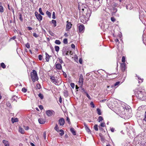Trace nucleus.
Returning <instances> with one entry per match:
<instances>
[{"mask_svg":"<svg viewBox=\"0 0 146 146\" xmlns=\"http://www.w3.org/2000/svg\"><path fill=\"white\" fill-rule=\"evenodd\" d=\"M136 97L139 99L142 100L146 99V93L144 90L139 89L135 91Z\"/></svg>","mask_w":146,"mask_h":146,"instance_id":"1","label":"nucleus"},{"mask_svg":"<svg viewBox=\"0 0 146 146\" xmlns=\"http://www.w3.org/2000/svg\"><path fill=\"white\" fill-rule=\"evenodd\" d=\"M31 76L33 82H35L36 80H38V78L36 71L34 70L31 73Z\"/></svg>","mask_w":146,"mask_h":146,"instance_id":"2","label":"nucleus"},{"mask_svg":"<svg viewBox=\"0 0 146 146\" xmlns=\"http://www.w3.org/2000/svg\"><path fill=\"white\" fill-rule=\"evenodd\" d=\"M80 19L81 22L84 24L86 23L89 20L88 18L86 17V16L85 17L84 15H82L80 16Z\"/></svg>","mask_w":146,"mask_h":146,"instance_id":"3","label":"nucleus"},{"mask_svg":"<svg viewBox=\"0 0 146 146\" xmlns=\"http://www.w3.org/2000/svg\"><path fill=\"white\" fill-rule=\"evenodd\" d=\"M78 9L80 12V15L81 14V13H82V15L84 14L83 12H86V11L88 9L85 8L84 6H79L78 7Z\"/></svg>","mask_w":146,"mask_h":146,"instance_id":"4","label":"nucleus"},{"mask_svg":"<svg viewBox=\"0 0 146 146\" xmlns=\"http://www.w3.org/2000/svg\"><path fill=\"white\" fill-rule=\"evenodd\" d=\"M35 15L38 20L39 21H41L42 19V17L41 15L38 14L37 12L35 11Z\"/></svg>","mask_w":146,"mask_h":146,"instance_id":"5","label":"nucleus"},{"mask_svg":"<svg viewBox=\"0 0 146 146\" xmlns=\"http://www.w3.org/2000/svg\"><path fill=\"white\" fill-rule=\"evenodd\" d=\"M46 113L48 116H50L54 115L55 112L52 110H48L46 111Z\"/></svg>","mask_w":146,"mask_h":146,"instance_id":"6","label":"nucleus"},{"mask_svg":"<svg viewBox=\"0 0 146 146\" xmlns=\"http://www.w3.org/2000/svg\"><path fill=\"white\" fill-rule=\"evenodd\" d=\"M50 79L52 82L54 83L55 85H58V82L55 79V78L52 76H50Z\"/></svg>","mask_w":146,"mask_h":146,"instance_id":"7","label":"nucleus"},{"mask_svg":"<svg viewBox=\"0 0 146 146\" xmlns=\"http://www.w3.org/2000/svg\"><path fill=\"white\" fill-rule=\"evenodd\" d=\"M83 75L82 74H80V76L79 80V83L80 86H82L83 82Z\"/></svg>","mask_w":146,"mask_h":146,"instance_id":"8","label":"nucleus"},{"mask_svg":"<svg viewBox=\"0 0 146 146\" xmlns=\"http://www.w3.org/2000/svg\"><path fill=\"white\" fill-rule=\"evenodd\" d=\"M86 16H85L89 19V18L91 14V11L89 9H88L86 11Z\"/></svg>","mask_w":146,"mask_h":146,"instance_id":"9","label":"nucleus"},{"mask_svg":"<svg viewBox=\"0 0 146 146\" xmlns=\"http://www.w3.org/2000/svg\"><path fill=\"white\" fill-rule=\"evenodd\" d=\"M65 120L62 117L61 118L58 120V123L60 125H63L65 123Z\"/></svg>","mask_w":146,"mask_h":146,"instance_id":"10","label":"nucleus"},{"mask_svg":"<svg viewBox=\"0 0 146 146\" xmlns=\"http://www.w3.org/2000/svg\"><path fill=\"white\" fill-rule=\"evenodd\" d=\"M67 23L66 25V31H68L71 28L72 24L70 22H68V21H67Z\"/></svg>","mask_w":146,"mask_h":146,"instance_id":"11","label":"nucleus"},{"mask_svg":"<svg viewBox=\"0 0 146 146\" xmlns=\"http://www.w3.org/2000/svg\"><path fill=\"white\" fill-rule=\"evenodd\" d=\"M55 66L57 69L58 70H61L62 69V66L61 64L59 63L55 64Z\"/></svg>","mask_w":146,"mask_h":146,"instance_id":"12","label":"nucleus"},{"mask_svg":"<svg viewBox=\"0 0 146 146\" xmlns=\"http://www.w3.org/2000/svg\"><path fill=\"white\" fill-rule=\"evenodd\" d=\"M121 70L123 72H124L125 71L126 69L125 64V63H121Z\"/></svg>","mask_w":146,"mask_h":146,"instance_id":"13","label":"nucleus"},{"mask_svg":"<svg viewBox=\"0 0 146 146\" xmlns=\"http://www.w3.org/2000/svg\"><path fill=\"white\" fill-rule=\"evenodd\" d=\"M79 31L80 32L83 31L84 28V27L83 25H80L78 27Z\"/></svg>","mask_w":146,"mask_h":146,"instance_id":"14","label":"nucleus"},{"mask_svg":"<svg viewBox=\"0 0 146 146\" xmlns=\"http://www.w3.org/2000/svg\"><path fill=\"white\" fill-rule=\"evenodd\" d=\"M39 123L41 124L44 123L45 122V120L42 118H39L38 119Z\"/></svg>","mask_w":146,"mask_h":146,"instance_id":"15","label":"nucleus"},{"mask_svg":"<svg viewBox=\"0 0 146 146\" xmlns=\"http://www.w3.org/2000/svg\"><path fill=\"white\" fill-rule=\"evenodd\" d=\"M18 99V97L17 96H13L11 98V100L12 102H13L14 101H15L16 102H17V99Z\"/></svg>","mask_w":146,"mask_h":146,"instance_id":"16","label":"nucleus"},{"mask_svg":"<svg viewBox=\"0 0 146 146\" xmlns=\"http://www.w3.org/2000/svg\"><path fill=\"white\" fill-rule=\"evenodd\" d=\"M84 124L86 131L88 132H90V130L88 128V126L86 124V123H84Z\"/></svg>","mask_w":146,"mask_h":146,"instance_id":"17","label":"nucleus"},{"mask_svg":"<svg viewBox=\"0 0 146 146\" xmlns=\"http://www.w3.org/2000/svg\"><path fill=\"white\" fill-rule=\"evenodd\" d=\"M126 8L127 9H129L130 10L132 8V4H129L126 6Z\"/></svg>","mask_w":146,"mask_h":146,"instance_id":"18","label":"nucleus"},{"mask_svg":"<svg viewBox=\"0 0 146 146\" xmlns=\"http://www.w3.org/2000/svg\"><path fill=\"white\" fill-rule=\"evenodd\" d=\"M45 54L46 56V61L47 62H48L49 61V60L50 57H51V56L49 55L47 52H45Z\"/></svg>","mask_w":146,"mask_h":146,"instance_id":"19","label":"nucleus"},{"mask_svg":"<svg viewBox=\"0 0 146 146\" xmlns=\"http://www.w3.org/2000/svg\"><path fill=\"white\" fill-rule=\"evenodd\" d=\"M3 143L4 144L5 146H9L8 142L5 140L3 141Z\"/></svg>","mask_w":146,"mask_h":146,"instance_id":"20","label":"nucleus"},{"mask_svg":"<svg viewBox=\"0 0 146 146\" xmlns=\"http://www.w3.org/2000/svg\"><path fill=\"white\" fill-rule=\"evenodd\" d=\"M18 121V119L17 118L13 117L11 119V121L13 123L14 122H17Z\"/></svg>","mask_w":146,"mask_h":146,"instance_id":"21","label":"nucleus"},{"mask_svg":"<svg viewBox=\"0 0 146 146\" xmlns=\"http://www.w3.org/2000/svg\"><path fill=\"white\" fill-rule=\"evenodd\" d=\"M70 131L74 135H76V132L73 128H71L70 129Z\"/></svg>","mask_w":146,"mask_h":146,"instance_id":"22","label":"nucleus"},{"mask_svg":"<svg viewBox=\"0 0 146 146\" xmlns=\"http://www.w3.org/2000/svg\"><path fill=\"white\" fill-rule=\"evenodd\" d=\"M99 0H94V1H93L94 4L96 5V7H99L100 6V4L97 5H96V3H100Z\"/></svg>","mask_w":146,"mask_h":146,"instance_id":"23","label":"nucleus"},{"mask_svg":"<svg viewBox=\"0 0 146 146\" xmlns=\"http://www.w3.org/2000/svg\"><path fill=\"white\" fill-rule=\"evenodd\" d=\"M68 51H66L65 50H64V48L63 49L62 54L64 56L68 55Z\"/></svg>","mask_w":146,"mask_h":146,"instance_id":"24","label":"nucleus"},{"mask_svg":"<svg viewBox=\"0 0 146 146\" xmlns=\"http://www.w3.org/2000/svg\"><path fill=\"white\" fill-rule=\"evenodd\" d=\"M80 89L79 90L82 92H84L85 93H86V92L84 88L82 87V86H80Z\"/></svg>","mask_w":146,"mask_h":146,"instance_id":"25","label":"nucleus"},{"mask_svg":"<svg viewBox=\"0 0 146 146\" xmlns=\"http://www.w3.org/2000/svg\"><path fill=\"white\" fill-rule=\"evenodd\" d=\"M54 129L56 130L57 132H59L60 130L59 129V127L58 126L57 124H56L55 125V126L54 128Z\"/></svg>","mask_w":146,"mask_h":146,"instance_id":"26","label":"nucleus"},{"mask_svg":"<svg viewBox=\"0 0 146 146\" xmlns=\"http://www.w3.org/2000/svg\"><path fill=\"white\" fill-rule=\"evenodd\" d=\"M19 131L22 134H23L24 133V130L21 127H20L19 129Z\"/></svg>","mask_w":146,"mask_h":146,"instance_id":"27","label":"nucleus"},{"mask_svg":"<svg viewBox=\"0 0 146 146\" xmlns=\"http://www.w3.org/2000/svg\"><path fill=\"white\" fill-rule=\"evenodd\" d=\"M54 48L55 51L57 52H58L59 50V47L58 46H56L54 47Z\"/></svg>","mask_w":146,"mask_h":146,"instance_id":"28","label":"nucleus"},{"mask_svg":"<svg viewBox=\"0 0 146 146\" xmlns=\"http://www.w3.org/2000/svg\"><path fill=\"white\" fill-rule=\"evenodd\" d=\"M52 23L54 25V27H55L56 26V20H52Z\"/></svg>","mask_w":146,"mask_h":146,"instance_id":"29","label":"nucleus"},{"mask_svg":"<svg viewBox=\"0 0 146 146\" xmlns=\"http://www.w3.org/2000/svg\"><path fill=\"white\" fill-rule=\"evenodd\" d=\"M103 120V118L102 116H100L98 117V121L99 122H100Z\"/></svg>","mask_w":146,"mask_h":146,"instance_id":"30","label":"nucleus"},{"mask_svg":"<svg viewBox=\"0 0 146 146\" xmlns=\"http://www.w3.org/2000/svg\"><path fill=\"white\" fill-rule=\"evenodd\" d=\"M64 95L66 97H67L68 96V93L67 91H65L64 92Z\"/></svg>","mask_w":146,"mask_h":146,"instance_id":"31","label":"nucleus"},{"mask_svg":"<svg viewBox=\"0 0 146 146\" xmlns=\"http://www.w3.org/2000/svg\"><path fill=\"white\" fill-rule=\"evenodd\" d=\"M97 111L98 115H101V112L100 109H99V108H97Z\"/></svg>","mask_w":146,"mask_h":146,"instance_id":"32","label":"nucleus"},{"mask_svg":"<svg viewBox=\"0 0 146 146\" xmlns=\"http://www.w3.org/2000/svg\"><path fill=\"white\" fill-rule=\"evenodd\" d=\"M94 129L96 131H98V126L97 124H95L94 127Z\"/></svg>","mask_w":146,"mask_h":146,"instance_id":"33","label":"nucleus"},{"mask_svg":"<svg viewBox=\"0 0 146 146\" xmlns=\"http://www.w3.org/2000/svg\"><path fill=\"white\" fill-rule=\"evenodd\" d=\"M38 11L40 14L42 15H44V13L42 12V9L41 8H40L38 10Z\"/></svg>","mask_w":146,"mask_h":146,"instance_id":"34","label":"nucleus"},{"mask_svg":"<svg viewBox=\"0 0 146 146\" xmlns=\"http://www.w3.org/2000/svg\"><path fill=\"white\" fill-rule=\"evenodd\" d=\"M55 43L57 44H61V42L59 40H56L55 41Z\"/></svg>","mask_w":146,"mask_h":146,"instance_id":"35","label":"nucleus"},{"mask_svg":"<svg viewBox=\"0 0 146 146\" xmlns=\"http://www.w3.org/2000/svg\"><path fill=\"white\" fill-rule=\"evenodd\" d=\"M59 132H60V135L61 136L63 135L64 134V131L62 129H61V130H60Z\"/></svg>","mask_w":146,"mask_h":146,"instance_id":"36","label":"nucleus"},{"mask_svg":"<svg viewBox=\"0 0 146 146\" xmlns=\"http://www.w3.org/2000/svg\"><path fill=\"white\" fill-rule=\"evenodd\" d=\"M46 14L49 18L51 17V13L49 11H47L46 12Z\"/></svg>","mask_w":146,"mask_h":146,"instance_id":"37","label":"nucleus"},{"mask_svg":"<svg viewBox=\"0 0 146 146\" xmlns=\"http://www.w3.org/2000/svg\"><path fill=\"white\" fill-rule=\"evenodd\" d=\"M38 96L41 99H42L43 98V96L42 94L41 93H39L38 95Z\"/></svg>","mask_w":146,"mask_h":146,"instance_id":"38","label":"nucleus"},{"mask_svg":"<svg viewBox=\"0 0 146 146\" xmlns=\"http://www.w3.org/2000/svg\"><path fill=\"white\" fill-rule=\"evenodd\" d=\"M4 11L3 7L2 6H0V12L3 13Z\"/></svg>","mask_w":146,"mask_h":146,"instance_id":"39","label":"nucleus"},{"mask_svg":"<svg viewBox=\"0 0 146 146\" xmlns=\"http://www.w3.org/2000/svg\"><path fill=\"white\" fill-rule=\"evenodd\" d=\"M1 67L3 68H5L6 67V66L5 64L3 63H1Z\"/></svg>","mask_w":146,"mask_h":146,"instance_id":"40","label":"nucleus"},{"mask_svg":"<svg viewBox=\"0 0 146 146\" xmlns=\"http://www.w3.org/2000/svg\"><path fill=\"white\" fill-rule=\"evenodd\" d=\"M6 105H7V106L11 108V104L9 102H7L6 103Z\"/></svg>","mask_w":146,"mask_h":146,"instance_id":"41","label":"nucleus"},{"mask_svg":"<svg viewBox=\"0 0 146 146\" xmlns=\"http://www.w3.org/2000/svg\"><path fill=\"white\" fill-rule=\"evenodd\" d=\"M19 19L21 22H23V19L22 17V16L21 14H20L19 15Z\"/></svg>","mask_w":146,"mask_h":146,"instance_id":"42","label":"nucleus"},{"mask_svg":"<svg viewBox=\"0 0 146 146\" xmlns=\"http://www.w3.org/2000/svg\"><path fill=\"white\" fill-rule=\"evenodd\" d=\"M63 43L65 44H67L68 43V40L67 38H65L63 40Z\"/></svg>","mask_w":146,"mask_h":146,"instance_id":"43","label":"nucleus"},{"mask_svg":"<svg viewBox=\"0 0 146 146\" xmlns=\"http://www.w3.org/2000/svg\"><path fill=\"white\" fill-rule=\"evenodd\" d=\"M66 121H68V124H70L71 122H70V119L69 118V117H66Z\"/></svg>","mask_w":146,"mask_h":146,"instance_id":"44","label":"nucleus"},{"mask_svg":"<svg viewBox=\"0 0 146 146\" xmlns=\"http://www.w3.org/2000/svg\"><path fill=\"white\" fill-rule=\"evenodd\" d=\"M121 61L122 62L125 63L124 62H125V56H123L122 57Z\"/></svg>","mask_w":146,"mask_h":146,"instance_id":"45","label":"nucleus"},{"mask_svg":"<svg viewBox=\"0 0 146 146\" xmlns=\"http://www.w3.org/2000/svg\"><path fill=\"white\" fill-rule=\"evenodd\" d=\"M113 86L112 85H111V86H107V88H110V90H111V89L113 88Z\"/></svg>","mask_w":146,"mask_h":146,"instance_id":"46","label":"nucleus"},{"mask_svg":"<svg viewBox=\"0 0 146 146\" xmlns=\"http://www.w3.org/2000/svg\"><path fill=\"white\" fill-rule=\"evenodd\" d=\"M36 88L38 89H40V85L39 84H37L36 85Z\"/></svg>","mask_w":146,"mask_h":146,"instance_id":"47","label":"nucleus"},{"mask_svg":"<svg viewBox=\"0 0 146 146\" xmlns=\"http://www.w3.org/2000/svg\"><path fill=\"white\" fill-rule=\"evenodd\" d=\"M52 18L53 19H55L56 18L55 17V12H53Z\"/></svg>","mask_w":146,"mask_h":146,"instance_id":"48","label":"nucleus"},{"mask_svg":"<svg viewBox=\"0 0 146 146\" xmlns=\"http://www.w3.org/2000/svg\"><path fill=\"white\" fill-rule=\"evenodd\" d=\"M100 126L102 127H104L105 126V123L104 122L100 124Z\"/></svg>","mask_w":146,"mask_h":146,"instance_id":"49","label":"nucleus"},{"mask_svg":"<svg viewBox=\"0 0 146 146\" xmlns=\"http://www.w3.org/2000/svg\"><path fill=\"white\" fill-rule=\"evenodd\" d=\"M46 132L45 131L43 133V136L44 140L46 139Z\"/></svg>","mask_w":146,"mask_h":146,"instance_id":"50","label":"nucleus"},{"mask_svg":"<svg viewBox=\"0 0 146 146\" xmlns=\"http://www.w3.org/2000/svg\"><path fill=\"white\" fill-rule=\"evenodd\" d=\"M26 47L28 48H29L30 47V45L29 43H27L25 45Z\"/></svg>","mask_w":146,"mask_h":146,"instance_id":"51","label":"nucleus"},{"mask_svg":"<svg viewBox=\"0 0 146 146\" xmlns=\"http://www.w3.org/2000/svg\"><path fill=\"white\" fill-rule=\"evenodd\" d=\"M33 36L36 38H37L38 36V35H37L36 33H33Z\"/></svg>","mask_w":146,"mask_h":146,"instance_id":"52","label":"nucleus"},{"mask_svg":"<svg viewBox=\"0 0 146 146\" xmlns=\"http://www.w3.org/2000/svg\"><path fill=\"white\" fill-rule=\"evenodd\" d=\"M70 85L72 88H74L75 84L74 83H72L70 84Z\"/></svg>","mask_w":146,"mask_h":146,"instance_id":"53","label":"nucleus"},{"mask_svg":"<svg viewBox=\"0 0 146 146\" xmlns=\"http://www.w3.org/2000/svg\"><path fill=\"white\" fill-rule=\"evenodd\" d=\"M110 4V1H107V7L109 6Z\"/></svg>","mask_w":146,"mask_h":146,"instance_id":"54","label":"nucleus"},{"mask_svg":"<svg viewBox=\"0 0 146 146\" xmlns=\"http://www.w3.org/2000/svg\"><path fill=\"white\" fill-rule=\"evenodd\" d=\"M90 105H91L92 107L94 108L95 107L94 105L93 102H91L90 103Z\"/></svg>","mask_w":146,"mask_h":146,"instance_id":"55","label":"nucleus"},{"mask_svg":"<svg viewBox=\"0 0 146 146\" xmlns=\"http://www.w3.org/2000/svg\"><path fill=\"white\" fill-rule=\"evenodd\" d=\"M120 84V82H116L114 85V86H117L118 85Z\"/></svg>","mask_w":146,"mask_h":146,"instance_id":"56","label":"nucleus"},{"mask_svg":"<svg viewBox=\"0 0 146 146\" xmlns=\"http://www.w3.org/2000/svg\"><path fill=\"white\" fill-rule=\"evenodd\" d=\"M22 91L24 92H26L27 91V90L25 88H23L22 89Z\"/></svg>","mask_w":146,"mask_h":146,"instance_id":"57","label":"nucleus"},{"mask_svg":"<svg viewBox=\"0 0 146 146\" xmlns=\"http://www.w3.org/2000/svg\"><path fill=\"white\" fill-rule=\"evenodd\" d=\"M111 20L113 22H114L115 20V18H114V17H111Z\"/></svg>","mask_w":146,"mask_h":146,"instance_id":"58","label":"nucleus"},{"mask_svg":"<svg viewBox=\"0 0 146 146\" xmlns=\"http://www.w3.org/2000/svg\"><path fill=\"white\" fill-rule=\"evenodd\" d=\"M58 58L59 60V62L60 63V64H62L63 63V61L62 59L60 58Z\"/></svg>","mask_w":146,"mask_h":146,"instance_id":"59","label":"nucleus"},{"mask_svg":"<svg viewBox=\"0 0 146 146\" xmlns=\"http://www.w3.org/2000/svg\"><path fill=\"white\" fill-rule=\"evenodd\" d=\"M42 56L41 55H39L38 56V59L39 60H41L42 59Z\"/></svg>","mask_w":146,"mask_h":146,"instance_id":"60","label":"nucleus"},{"mask_svg":"<svg viewBox=\"0 0 146 146\" xmlns=\"http://www.w3.org/2000/svg\"><path fill=\"white\" fill-rule=\"evenodd\" d=\"M85 93L86 94V96L88 98V99H90V97L89 95L88 94V93L86 92V93Z\"/></svg>","mask_w":146,"mask_h":146,"instance_id":"61","label":"nucleus"},{"mask_svg":"<svg viewBox=\"0 0 146 146\" xmlns=\"http://www.w3.org/2000/svg\"><path fill=\"white\" fill-rule=\"evenodd\" d=\"M144 116L145 117L143 119V120L146 121V111H145Z\"/></svg>","mask_w":146,"mask_h":146,"instance_id":"62","label":"nucleus"},{"mask_svg":"<svg viewBox=\"0 0 146 146\" xmlns=\"http://www.w3.org/2000/svg\"><path fill=\"white\" fill-rule=\"evenodd\" d=\"M39 108L41 110H42L43 108V106L42 105H40L39 106Z\"/></svg>","mask_w":146,"mask_h":146,"instance_id":"63","label":"nucleus"},{"mask_svg":"<svg viewBox=\"0 0 146 146\" xmlns=\"http://www.w3.org/2000/svg\"><path fill=\"white\" fill-rule=\"evenodd\" d=\"M71 47L72 48H75V46L74 44H72L71 45Z\"/></svg>","mask_w":146,"mask_h":146,"instance_id":"64","label":"nucleus"}]
</instances>
